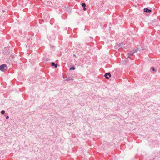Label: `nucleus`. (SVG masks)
Returning a JSON list of instances; mask_svg holds the SVG:
<instances>
[{
    "label": "nucleus",
    "mask_w": 160,
    "mask_h": 160,
    "mask_svg": "<svg viewBox=\"0 0 160 160\" xmlns=\"http://www.w3.org/2000/svg\"><path fill=\"white\" fill-rule=\"evenodd\" d=\"M8 69V67L5 64H2L0 66V70L2 71L5 72Z\"/></svg>",
    "instance_id": "f257e3e1"
},
{
    "label": "nucleus",
    "mask_w": 160,
    "mask_h": 160,
    "mask_svg": "<svg viewBox=\"0 0 160 160\" xmlns=\"http://www.w3.org/2000/svg\"><path fill=\"white\" fill-rule=\"evenodd\" d=\"M111 76V74L110 72L106 73L104 75V77L107 79H108L109 77H110Z\"/></svg>",
    "instance_id": "f03ea898"
},
{
    "label": "nucleus",
    "mask_w": 160,
    "mask_h": 160,
    "mask_svg": "<svg viewBox=\"0 0 160 160\" xmlns=\"http://www.w3.org/2000/svg\"><path fill=\"white\" fill-rule=\"evenodd\" d=\"M138 50V49L136 50H133L132 51H131L130 52L128 53V55H132L134 53L137 52V50Z\"/></svg>",
    "instance_id": "7ed1b4c3"
},
{
    "label": "nucleus",
    "mask_w": 160,
    "mask_h": 160,
    "mask_svg": "<svg viewBox=\"0 0 160 160\" xmlns=\"http://www.w3.org/2000/svg\"><path fill=\"white\" fill-rule=\"evenodd\" d=\"M144 12L146 13H150L152 11L150 9H148L147 8H145L144 9Z\"/></svg>",
    "instance_id": "20e7f679"
},
{
    "label": "nucleus",
    "mask_w": 160,
    "mask_h": 160,
    "mask_svg": "<svg viewBox=\"0 0 160 160\" xmlns=\"http://www.w3.org/2000/svg\"><path fill=\"white\" fill-rule=\"evenodd\" d=\"M51 65L52 66H55V68H57V67H58V64H55L54 63V62H52L51 63Z\"/></svg>",
    "instance_id": "39448f33"
},
{
    "label": "nucleus",
    "mask_w": 160,
    "mask_h": 160,
    "mask_svg": "<svg viewBox=\"0 0 160 160\" xmlns=\"http://www.w3.org/2000/svg\"><path fill=\"white\" fill-rule=\"evenodd\" d=\"M73 80V79L72 77H68V78H67V79H66V81H69L70 80Z\"/></svg>",
    "instance_id": "423d86ee"
},
{
    "label": "nucleus",
    "mask_w": 160,
    "mask_h": 160,
    "mask_svg": "<svg viewBox=\"0 0 160 160\" xmlns=\"http://www.w3.org/2000/svg\"><path fill=\"white\" fill-rule=\"evenodd\" d=\"M123 45L124 44L123 43H119L118 44V46H119L120 47H122Z\"/></svg>",
    "instance_id": "0eeeda50"
},
{
    "label": "nucleus",
    "mask_w": 160,
    "mask_h": 160,
    "mask_svg": "<svg viewBox=\"0 0 160 160\" xmlns=\"http://www.w3.org/2000/svg\"><path fill=\"white\" fill-rule=\"evenodd\" d=\"M151 69L152 71H155V72H156V71H157L156 70V69H155V68H154V67H152L151 68Z\"/></svg>",
    "instance_id": "6e6552de"
},
{
    "label": "nucleus",
    "mask_w": 160,
    "mask_h": 160,
    "mask_svg": "<svg viewBox=\"0 0 160 160\" xmlns=\"http://www.w3.org/2000/svg\"><path fill=\"white\" fill-rule=\"evenodd\" d=\"M5 113V111H4L3 110L1 111V113L2 115L4 114Z\"/></svg>",
    "instance_id": "1a4fd4ad"
},
{
    "label": "nucleus",
    "mask_w": 160,
    "mask_h": 160,
    "mask_svg": "<svg viewBox=\"0 0 160 160\" xmlns=\"http://www.w3.org/2000/svg\"><path fill=\"white\" fill-rule=\"evenodd\" d=\"M81 5H82V6L83 8L85 7H86V4L84 3H82L81 4Z\"/></svg>",
    "instance_id": "9d476101"
},
{
    "label": "nucleus",
    "mask_w": 160,
    "mask_h": 160,
    "mask_svg": "<svg viewBox=\"0 0 160 160\" xmlns=\"http://www.w3.org/2000/svg\"><path fill=\"white\" fill-rule=\"evenodd\" d=\"M75 68L73 66L72 67H71L70 68V70H75Z\"/></svg>",
    "instance_id": "9b49d317"
},
{
    "label": "nucleus",
    "mask_w": 160,
    "mask_h": 160,
    "mask_svg": "<svg viewBox=\"0 0 160 160\" xmlns=\"http://www.w3.org/2000/svg\"><path fill=\"white\" fill-rule=\"evenodd\" d=\"M9 118V117L8 116H7L6 118V119H8Z\"/></svg>",
    "instance_id": "f8f14e48"
},
{
    "label": "nucleus",
    "mask_w": 160,
    "mask_h": 160,
    "mask_svg": "<svg viewBox=\"0 0 160 160\" xmlns=\"http://www.w3.org/2000/svg\"><path fill=\"white\" fill-rule=\"evenodd\" d=\"M83 10H84V11H85L86 10V8L85 7H84L83 8Z\"/></svg>",
    "instance_id": "ddd939ff"
},
{
    "label": "nucleus",
    "mask_w": 160,
    "mask_h": 160,
    "mask_svg": "<svg viewBox=\"0 0 160 160\" xmlns=\"http://www.w3.org/2000/svg\"><path fill=\"white\" fill-rule=\"evenodd\" d=\"M90 38L91 39H92V38H91V37H90ZM92 40H93V39H92V40H91V41H92Z\"/></svg>",
    "instance_id": "4468645a"
},
{
    "label": "nucleus",
    "mask_w": 160,
    "mask_h": 160,
    "mask_svg": "<svg viewBox=\"0 0 160 160\" xmlns=\"http://www.w3.org/2000/svg\"><path fill=\"white\" fill-rule=\"evenodd\" d=\"M73 56H74L75 57H76V55H75V54H73Z\"/></svg>",
    "instance_id": "2eb2a0df"
},
{
    "label": "nucleus",
    "mask_w": 160,
    "mask_h": 160,
    "mask_svg": "<svg viewBox=\"0 0 160 160\" xmlns=\"http://www.w3.org/2000/svg\"><path fill=\"white\" fill-rule=\"evenodd\" d=\"M3 11V12H4V10H3V11Z\"/></svg>",
    "instance_id": "dca6fc26"
}]
</instances>
